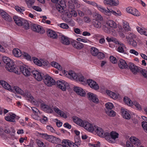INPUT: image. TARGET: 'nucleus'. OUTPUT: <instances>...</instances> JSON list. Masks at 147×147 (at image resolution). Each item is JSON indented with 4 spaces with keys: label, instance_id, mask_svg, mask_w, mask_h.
Listing matches in <instances>:
<instances>
[{
    "label": "nucleus",
    "instance_id": "nucleus-49",
    "mask_svg": "<svg viewBox=\"0 0 147 147\" xmlns=\"http://www.w3.org/2000/svg\"><path fill=\"white\" fill-rule=\"evenodd\" d=\"M106 113L109 116L114 117L115 115V112L111 109L110 110H105Z\"/></svg>",
    "mask_w": 147,
    "mask_h": 147
},
{
    "label": "nucleus",
    "instance_id": "nucleus-38",
    "mask_svg": "<svg viewBox=\"0 0 147 147\" xmlns=\"http://www.w3.org/2000/svg\"><path fill=\"white\" fill-rule=\"evenodd\" d=\"M2 60L3 62L6 64V65H7L9 63H12L13 61L11 60L9 58L5 56L2 57Z\"/></svg>",
    "mask_w": 147,
    "mask_h": 147
},
{
    "label": "nucleus",
    "instance_id": "nucleus-8",
    "mask_svg": "<svg viewBox=\"0 0 147 147\" xmlns=\"http://www.w3.org/2000/svg\"><path fill=\"white\" fill-rule=\"evenodd\" d=\"M20 117L13 113H9L7 116L4 117L5 119L7 121L15 122V119H18Z\"/></svg>",
    "mask_w": 147,
    "mask_h": 147
},
{
    "label": "nucleus",
    "instance_id": "nucleus-52",
    "mask_svg": "<svg viewBox=\"0 0 147 147\" xmlns=\"http://www.w3.org/2000/svg\"><path fill=\"white\" fill-rule=\"evenodd\" d=\"M22 55L24 58L28 60H31V57L27 53L25 52H23L22 53Z\"/></svg>",
    "mask_w": 147,
    "mask_h": 147
},
{
    "label": "nucleus",
    "instance_id": "nucleus-50",
    "mask_svg": "<svg viewBox=\"0 0 147 147\" xmlns=\"http://www.w3.org/2000/svg\"><path fill=\"white\" fill-rule=\"evenodd\" d=\"M107 110H110L113 107V104L110 102H108L105 104Z\"/></svg>",
    "mask_w": 147,
    "mask_h": 147
},
{
    "label": "nucleus",
    "instance_id": "nucleus-32",
    "mask_svg": "<svg viewBox=\"0 0 147 147\" xmlns=\"http://www.w3.org/2000/svg\"><path fill=\"white\" fill-rule=\"evenodd\" d=\"M1 84L5 89H6L9 91L11 90V87L6 82L3 80H1Z\"/></svg>",
    "mask_w": 147,
    "mask_h": 147
},
{
    "label": "nucleus",
    "instance_id": "nucleus-37",
    "mask_svg": "<svg viewBox=\"0 0 147 147\" xmlns=\"http://www.w3.org/2000/svg\"><path fill=\"white\" fill-rule=\"evenodd\" d=\"M15 9L16 11L19 13L21 14H24V12L25 10V8L23 7H21L18 6H15Z\"/></svg>",
    "mask_w": 147,
    "mask_h": 147
},
{
    "label": "nucleus",
    "instance_id": "nucleus-16",
    "mask_svg": "<svg viewBox=\"0 0 147 147\" xmlns=\"http://www.w3.org/2000/svg\"><path fill=\"white\" fill-rule=\"evenodd\" d=\"M128 66L131 71L134 74H136L139 72L141 69L140 67H138L131 63H129Z\"/></svg>",
    "mask_w": 147,
    "mask_h": 147
},
{
    "label": "nucleus",
    "instance_id": "nucleus-24",
    "mask_svg": "<svg viewBox=\"0 0 147 147\" xmlns=\"http://www.w3.org/2000/svg\"><path fill=\"white\" fill-rule=\"evenodd\" d=\"M20 69V71L25 76H28L30 75V71L26 67L21 66Z\"/></svg>",
    "mask_w": 147,
    "mask_h": 147
},
{
    "label": "nucleus",
    "instance_id": "nucleus-56",
    "mask_svg": "<svg viewBox=\"0 0 147 147\" xmlns=\"http://www.w3.org/2000/svg\"><path fill=\"white\" fill-rule=\"evenodd\" d=\"M36 142L39 147H45V146L41 140H37Z\"/></svg>",
    "mask_w": 147,
    "mask_h": 147
},
{
    "label": "nucleus",
    "instance_id": "nucleus-22",
    "mask_svg": "<svg viewBox=\"0 0 147 147\" xmlns=\"http://www.w3.org/2000/svg\"><path fill=\"white\" fill-rule=\"evenodd\" d=\"M122 115L123 118L127 119H130L131 115L129 110L125 109H121Z\"/></svg>",
    "mask_w": 147,
    "mask_h": 147
},
{
    "label": "nucleus",
    "instance_id": "nucleus-13",
    "mask_svg": "<svg viewBox=\"0 0 147 147\" xmlns=\"http://www.w3.org/2000/svg\"><path fill=\"white\" fill-rule=\"evenodd\" d=\"M126 10L128 13H131L135 16H138L140 15V13L137 9L131 7L127 8Z\"/></svg>",
    "mask_w": 147,
    "mask_h": 147
},
{
    "label": "nucleus",
    "instance_id": "nucleus-57",
    "mask_svg": "<svg viewBox=\"0 0 147 147\" xmlns=\"http://www.w3.org/2000/svg\"><path fill=\"white\" fill-rule=\"evenodd\" d=\"M136 28L138 32L142 35L143 34L145 30L138 26L136 27Z\"/></svg>",
    "mask_w": 147,
    "mask_h": 147
},
{
    "label": "nucleus",
    "instance_id": "nucleus-48",
    "mask_svg": "<svg viewBox=\"0 0 147 147\" xmlns=\"http://www.w3.org/2000/svg\"><path fill=\"white\" fill-rule=\"evenodd\" d=\"M22 26L23 28H24L26 30H28L29 28V25L28 22L26 20H24L22 22Z\"/></svg>",
    "mask_w": 147,
    "mask_h": 147
},
{
    "label": "nucleus",
    "instance_id": "nucleus-42",
    "mask_svg": "<svg viewBox=\"0 0 147 147\" xmlns=\"http://www.w3.org/2000/svg\"><path fill=\"white\" fill-rule=\"evenodd\" d=\"M42 59H38L36 57H32V60L34 63L36 65L40 66H42V63H41Z\"/></svg>",
    "mask_w": 147,
    "mask_h": 147
},
{
    "label": "nucleus",
    "instance_id": "nucleus-40",
    "mask_svg": "<svg viewBox=\"0 0 147 147\" xmlns=\"http://www.w3.org/2000/svg\"><path fill=\"white\" fill-rule=\"evenodd\" d=\"M51 65L52 66L56 68L59 70H62V67L58 63L55 62L53 61L51 62Z\"/></svg>",
    "mask_w": 147,
    "mask_h": 147
},
{
    "label": "nucleus",
    "instance_id": "nucleus-64",
    "mask_svg": "<svg viewBox=\"0 0 147 147\" xmlns=\"http://www.w3.org/2000/svg\"><path fill=\"white\" fill-rule=\"evenodd\" d=\"M60 27L62 28L67 29L69 28L68 25L65 23H61L60 24Z\"/></svg>",
    "mask_w": 147,
    "mask_h": 147
},
{
    "label": "nucleus",
    "instance_id": "nucleus-41",
    "mask_svg": "<svg viewBox=\"0 0 147 147\" xmlns=\"http://www.w3.org/2000/svg\"><path fill=\"white\" fill-rule=\"evenodd\" d=\"M28 7L31 8L35 2V0H25Z\"/></svg>",
    "mask_w": 147,
    "mask_h": 147
},
{
    "label": "nucleus",
    "instance_id": "nucleus-27",
    "mask_svg": "<svg viewBox=\"0 0 147 147\" xmlns=\"http://www.w3.org/2000/svg\"><path fill=\"white\" fill-rule=\"evenodd\" d=\"M130 142L132 144H134L137 146H139L140 145V140L134 137H131L129 139Z\"/></svg>",
    "mask_w": 147,
    "mask_h": 147
},
{
    "label": "nucleus",
    "instance_id": "nucleus-46",
    "mask_svg": "<svg viewBox=\"0 0 147 147\" xmlns=\"http://www.w3.org/2000/svg\"><path fill=\"white\" fill-rule=\"evenodd\" d=\"M77 78V79L76 80V81L79 80L83 82V84L84 85H85L86 84V82L87 80L85 79L82 75H78Z\"/></svg>",
    "mask_w": 147,
    "mask_h": 147
},
{
    "label": "nucleus",
    "instance_id": "nucleus-30",
    "mask_svg": "<svg viewBox=\"0 0 147 147\" xmlns=\"http://www.w3.org/2000/svg\"><path fill=\"white\" fill-rule=\"evenodd\" d=\"M144 121L142 122V126L144 131L147 133V118L145 116L142 117Z\"/></svg>",
    "mask_w": 147,
    "mask_h": 147
},
{
    "label": "nucleus",
    "instance_id": "nucleus-21",
    "mask_svg": "<svg viewBox=\"0 0 147 147\" xmlns=\"http://www.w3.org/2000/svg\"><path fill=\"white\" fill-rule=\"evenodd\" d=\"M58 37L61 40V42L66 45L69 44L70 41L69 38L64 36L60 35Z\"/></svg>",
    "mask_w": 147,
    "mask_h": 147
},
{
    "label": "nucleus",
    "instance_id": "nucleus-23",
    "mask_svg": "<svg viewBox=\"0 0 147 147\" xmlns=\"http://www.w3.org/2000/svg\"><path fill=\"white\" fill-rule=\"evenodd\" d=\"M1 16L6 21L10 22L12 20L11 16L3 10L1 9Z\"/></svg>",
    "mask_w": 147,
    "mask_h": 147
},
{
    "label": "nucleus",
    "instance_id": "nucleus-26",
    "mask_svg": "<svg viewBox=\"0 0 147 147\" xmlns=\"http://www.w3.org/2000/svg\"><path fill=\"white\" fill-rule=\"evenodd\" d=\"M47 34L48 36L53 39H56L58 37V35L55 32L50 29L47 30Z\"/></svg>",
    "mask_w": 147,
    "mask_h": 147
},
{
    "label": "nucleus",
    "instance_id": "nucleus-58",
    "mask_svg": "<svg viewBox=\"0 0 147 147\" xmlns=\"http://www.w3.org/2000/svg\"><path fill=\"white\" fill-rule=\"evenodd\" d=\"M47 120V118L45 116H43L42 117H41L40 120L41 122L43 123H45Z\"/></svg>",
    "mask_w": 147,
    "mask_h": 147
},
{
    "label": "nucleus",
    "instance_id": "nucleus-6",
    "mask_svg": "<svg viewBox=\"0 0 147 147\" xmlns=\"http://www.w3.org/2000/svg\"><path fill=\"white\" fill-rule=\"evenodd\" d=\"M107 133L108 135L107 134L105 137L106 140L109 142L114 143L116 139L119 137V134L115 131H112L110 133L108 132Z\"/></svg>",
    "mask_w": 147,
    "mask_h": 147
},
{
    "label": "nucleus",
    "instance_id": "nucleus-51",
    "mask_svg": "<svg viewBox=\"0 0 147 147\" xmlns=\"http://www.w3.org/2000/svg\"><path fill=\"white\" fill-rule=\"evenodd\" d=\"M42 137L43 139L49 141L51 135H48L46 134H41Z\"/></svg>",
    "mask_w": 147,
    "mask_h": 147
},
{
    "label": "nucleus",
    "instance_id": "nucleus-44",
    "mask_svg": "<svg viewBox=\"0 0 147 147\" xmlns=\"http://www.w3.org/2000/svg\"><path fill=\"white\" fill-rule=\"evenodd\" d=\"M70 40V42L69 44L71 45L72 46H82V45L81 43L76 40Z\"/></svg>",
    "mask_w": 147,
    "mask_h": 147
},
{
    "label": "nucleus",
    "instance_id": "nucleus-10",
    "mask_svg": "<svg viewBox=\"0 0 147 147\" xmlns=\"http://www.w3.org/2000/svg\"><path fill=\"white\" fill-rule=\"evenodd\" d=\"M44 81L45 84L48 86H51L55 84V80L48 75L45 76Z\"/></svg>",
    "mask_w": 147,
    "mask_h": 147
},
{
    "label": "nucleus",
    "instance_id": "nucleus-15",
    "mask_svg": "<svg viewBox=\"0 0 147 147\" xmlns=\"http://www.w3.org/2000/svg\"><path fill=\"white\" fill-rule=\"evenodd\" d=\"M86 84L88 85L92 88L95 90H98L99 87L97 83L94 81L90 79H88L86 80Z\"/></svg>",
    "mask_w": 147,
    "mask_h": 147
},
{
    "label": "nucleus",
    "instance_id": "nucleus-7",
    "mask_svg": "<svg viewBox=\"0 0 147 147\" xmlns=\"http://www.w3.org/2000/svg\"><path fill=\"white\" fill-rule=\"evenodd\" d=\"M123 100L124 102L127 105L130 106H132L134 105L137 110H141L142 108L140 105L136 101H134L133 102L129 98L127 97H124Z\"/></svg>",
    "mask_w": 147,
    "mask_h": 147
},
{
    "label": "nucleus",
    "instance_id": "nucleus-43",
    "mask_svg": "<svg viewBox=\"0 0 147 147\" xmlns=\"http://www.w3.org/2000/svg\"><path fill=\"white\" fill-rule=\"evenodd\" d=\"M107 25L111 27L115 28L117 27V25L112 20H109L107 22Z\"/></svg>",
    "mask_w": 147,
    "mask_h": 147
},
{
    "label": "nucleus",
    "instance_id": "nucleus-20",
    "mask_svg": "<svg viewBox=\"0 0 147 147\" xmlns=\"http://www.w3.org/2000/svg\"><path fill=\"white\" fill-rule=\"evenodd\" d=\"M104 3L105 5H109L111 6H117L119 4L118 0H104Z\"/></svg>",
    "mask_w": 147,
    "mask_h": 147
},
{
    "label": "nucleus",
    "instance_id": "nucleus-25",
    "mask_svg": "<svg viewBox=\"0 0 147 147\" xmlns=\"http://www.w3.org/2000/svg\"><path fill=\"white\" fill-rule=\"evenodd\" d=\"M106 39L109 42H112L115 43L116 45H119L120 46H124V45L123 44L118 41V40L115 38H110L107 37L106 38Z\"/></svg>",
    "mask_w": 147,
    "mask_h": 147
},
{
    "label": "nucleus",
    "instance_id": "nucleus-19",
    "mask_svg": "<svg viewBox=\"0 0 147 147\" xmlns=\"http://www.w3.org/2000/svg\"><path fill=\"white\" fill-rule=\"evenodd\" d=\"M33 76L38 81H40L42 79V76L41 72L36 70H33L32 71Z\"/></svg>",
    "mask_w": 147,
    "mask_h": 147
},
{
    "label": "nucleus",
    "instance_id": "nucleus-62",
    "mask_svg": "<svg viewBox=\"0 0 147 147\" xmlns=\"http://www.w3.org/2000/svg\"><path fill=\"white\" fill-rule=\"evenodd\" d=\"M117 50L119 52L121 53H125V49L123 47H118Z\"/></svg>",
    "mask_w": 147,
    "mask_h": 147
},
{
    "label": "nucleus",
    "instance_id": "nucleus-60",
    "mask_svg": "<svg viewBox=\"0 0 147 147\" xmlns=\"http://www.w3.org/2000/svg\"><path fill=\"white\" fill-rule=\"evenodd\" d=\"M109 59L110 61L113 63H116L117 62V61L116 58L113 56H111Z\"/></svg>",
    "mask_w": 147,
    "mask_h": 147
},
{
    "label": "nucleus",
    "instance_id": "nucleus-4",
    "mask_svg": "<svg viewBox=\"0 0 147 147\" xmlns=\"http://www.w3.org/2000/svg\"><path fill=\"white\" fill-rule=\"evenodd\" d=\"M98 8L99 10L101 12L109 16H111L112 13L116 16L121 15L120 13H116L115 11L113 10L112 9L109 8L108 7H107L108 10H106L105 8L103 7L101 5L98 6Z\"/></svg>",
    "mask_w": 147,
    "mask_h": 147
},
{
    "label": "nucleus",
    "instance_id": "nucleus-1",
    "mask_svg": "<svg viewBox=\"0 0 147 147\" xmlns=\"http://www.w3.org/2000/svg\"><path fill=\"white\" fill-rule=\"evenodd\" d=\"M72 119L74 122L78 125L83 127L90 132H93L94 131L97 135L101 137L105 138L106 135H108L107 132H105L100 127L94 125L86 121L83 120L76 116L73 117Z\"/></svg>",
    "mask_w": 147,
    "mask_h": 147
},
{
    "label": "nucleus",
    "instance_id": "nucleus-11",
    "mask_svg": "<svg viewBox=\"0 0 147 147\" xmlns=\"http://www.w3.org/2000/svg\"><path fill=\"white\" fill-rule=\"evenodd\" d=\"M57 84L58 88L63 91H65L67 87L69 86L68 83L62 80L57 81Z\"/></svg>",
    "mask_w": 147,
    "mask_h": 147
},
{
    "label": "nucleus",
    "instance_id": "nucleus-31",
    "mask_svg": "<svg viewBox=\"0 0 147 147\" xmlns=\"http://www.w3.org/2000/svg\"><path fill=\"white\" fill-rule=\"evenodd\" d=\"M78 75L73 71H69L68 78L71 79H74L76 80L78 77Z\"/></svg>",
    "mask_w": 147,
    "mask_h": 147
},
{
    "label": "nucleus",
    "instance_id": "nucleus-3",
    "mask_svg": "<svg viewBox=\"0 0 147 147\" xmlns=\"http://www.w3.org/2000/svg\"><path fill=\"white\" fill-rule=\"evenodd\" d=\"M40 105L42 110L46 113H52L53 112L54 107L53 105H49L43 103V101L41 100H38V104Z\"/></svg>",
    "mask_w": 147,
    "mask_h": 147
},
{
    "label": "nucleus",
    "instance_id": "nucleus-14",
    "mask_svg": "<svg viewBox=\"0 0 147 147\" xmlns=\"http://www.w3.org/2000/svg\"><path fill=\"white\" fill-rule=\"evenodd\" d=\"M57 6V10L60 13L63 12L64 10V8L66 7L65 3L64 0H59Z\"/></svg>",
    "mask_w": 147,
    "mask_h": 147
},
{
    "label": "nucleus",
    "instance_id": "nucleus-61",
    "mask_svg": "<svg viewBox=\"0 0 147 147\" xmlns=\"http://www.w3.org/2000/svg\"><path fill=\"white\" fill-rule=\"evenodd\" d=\"M41 63L42 64V66L43 65L44 66H46L48 65L49 64V62L47 61L44 60H41Z\"/></svg>",
    "mask_w": 147,
    "mask_h": 147
},
{
    "label": "nucleus",
    "instance_id": "nucleus-34",
    "mask_svg": "<svg viewBox=\"0 0 147 147\" xmlns=\"http://www.w3.org/2000/svg\"><path fill=\"white\" fill-rule=\"evenodd\" d=\"M92 24L93 26L96 28H99L101 26L100 22L99 20L94 19L92 21Z\"/></svg>",
    "mask_w": 147,
    "mask_h": 147
},
{
    "label": "nucleus",
    "instance_id": "nucleus-9",
    "mask_svg": "<svg viewBox=\"0 0 147 147\" xmlns=\"http://www.w3.org/2000/svg\"><path fill=\"white\" fill-rule=\"evenodd\" d=\"M5 68L9 72H14L16 74H20L19 71L17 70L16 68L14 63L13 61L12 63H9L8 65H6Z\"/></svg>",
    "mask_w": 147,
    "mask_h": 147
},
{
    "label": "nucleus",
    "instance_id": "nucleus-17",
    "mask_svg": "<svg viewBox=\"0 0 147 147\" xmlns=\"http://www.w3.org/2000/svg\"><path fill=\"white\" fill-rule=\"evenodd\" d=\"M87 96L89 99L90 101L96 103H99V100L96 95L91 92H89L87 93Z\"/></svg>",
    "mask_w": 147,
    "mask_h": 147
},
{
    "label": "nucleus",
    "instance_id": "nucleus-45",
    "mask_svg": "<svg viewBox=\"0 0 147 147\" xmlns=\"http://www.w3.org/2000/svg\"><path fill=\"white\" fill-rule=\"evenodd\" d=\"M122 22L124 28L126 30H130V28L128 23L127 21L124 20H123Z\"/></svg>",
    "mask_w": 147,
    "mask_h": 147
},
{
    "label": "nucleus",
    "instance_id": "nucleus-59",
    "mask_svg": "<svg viewBox=\"0 0 147 147\" xmlns=\"http://www.w3.org/2000/svg\"><path fill=\"white\" fill-rule=\"evenodd\" d=\"M47 130L51 132L52 133H55V130L53 129V128L50 125H48L47 126Z\"/></svg>",
    "mask_w": 147,
    "mask_h": 147
},
{
    "label": "nucleus",
    "instance_id": "nucleus-12",
    "mask_svg": "<svg viewBox=\"0 0 147 147\" xmlns=\"http://www.w3.org/2000/svg\"><path fill=\"white\" fill-rule=\"evenodd\" d=\"M31 28L34 31L40 34H43L45 32V31L43 28L41 26L36 24H32Z\"/></svg>",
    "mask_w": 147,
    "mask_h": 147
},
{
    "label": "nucleus",
    "instance_id": "nucleus-63",
    "mask_svg": "<svg viewBox=\"0 0 147 147\" xmlns=\"http://www.w3.org/2000/svg\"><path fill=\"white\" fill-rule=\"evenodd\" d=\"M53 110L55 111V112L58 114V115L61 112V110H60L56 106H55L54 107Z\"/></svg>",
    "mask_w": 147,
    "mask_h": 147
},
{
    "label": "nucleus",
    "instance_id": "nucleus-28",
    "mask_svg": "<svg viewBox=\"0 0 147 147\" xmlns=\"http://www.w3.org/2000/svg\"><path fill=\"white\" fill-rule=\"evenodd\" d=\"M118 65L119 67L121 69H125L127 68L128 66L125 61L122 59L119 60Z\"/></svg>",
    "mask_w": 147,
    "mask_h": 147
},
{
    "label": "nucleus",
    "instance_id": "nucleus-55",
    "mask_svg": "<svg viewBox=\"0 0 147 147\" xmlns=\"http://www.w3.org/2000/svg\"><path fill=\"white\" fill-rule=\"evenodd\" d=\"M98 58L100 59H103L105 57V55L104 53L101 52H98L96 55Z\"/></svg>",
    "mask_w": 147,
    "mask_h": 147
},
{
    "label": "nucleus",
    "instance_id": "nucleus-18",
    "mask_svg": "<svg viewBox=\"0 0 147 147\" xmlns=\"http://www.w3.org/2000/svg\"><path fill=\"white\" fill-rule=\"evenodd\" d=\"M74 91L78 94L81 96L84 97L86 95L85 91L81 88L77 86L74 87Z\"/></svg>",
    "mask_w": 147,
    "mask_h": 147
},
{
    "label": "nucleus",
    "instance_id": "nucleus-36",
    "mask_svg": "<svg viewBox=\"0 0 147 147\" xmlns=\"http://www.w3.org/2000/svg\"><path fill=\"white\" fill-rule=\"evenodd\" d=\"M71 142L69 140H63L62 142L63 147H71Z\"/></svg>",
    "mask_w": 147,
    "mask_h": 147
},
{
    "label": "nucleus",
    "instance_id": "nucleus-33",
    "mask_svg": "<svg viewBox=\"0 0 147 147\" xmlns=\"http://www.w3.org/2000/svg\"><path fill=\"white\" fill-rule=\"evenodd\" d=\"M12 52L14 55L16 57H20L22 55L21 51L18 49H14Z\"/></svg>",
    "mask_w": 147,
    "mask_h": 147
},
{
    "label": "nucleus",
    "instance_id": "nucleus-29",
    "mask_svg": "<svg viewBox=\"0 0 147 147\" xmlns=\"http://www.w3.org/2000/svg\"><path fill=\"white\" fill-rule=\"evenodd\" d=\"M13 18L15 23L17 25L19 26H22V23H23L22 22L24 20L17 16H14Z\"/></svg>",
    "mask_w": 147,
    "mask_h": 147
},
{
    "label": "nucleus",
    "instance_id": "nucleus-2",
    "mask_svg": "<svg viewBox=\"0 0 147 147\" xmlns=\"http://www.w3.org/2000/svg\"><path fill=\"white\" fill-rule=\"evenodd\" d=\"M10 91L15 93L16 92L20 94L27 100L30 101L34 103H36V100H35L34 97L31 95L30 92L27 90H25L24 91L22 90L18 87L14 86L11 87V90Z\"/></svg>",
    "mask_w": 147,
    "mask_h": 147
},
{
    "label": "nucleus",
    "instance_id": "nucleus-54",
    "mask_svg": "<svg viewBox=\"0 0 147 147\" xmlns=\"http://www.w3.org/2000/svg\"><path fill=\"white\" fill-rule=\"evenodd\" d=\"M59 115L64 118H66L67 117V113H64L61 110V112Z\"/></svg>",
    "mask_w": 147,
    "mask_h": 147
},
{
    "label": "nucleus",
    "instance_id": "nucleus-35",
    "mask_svg": "<svg viewBox=\"0 0 147 147\" xmlns=\"http://www.w3.org/2000/svg\"><path fill=\"white\" fill-rule=\"evenodd\" d=\"M106 93L108 95L114 99H116L117 98V95L116 93L109 90H106Z\"/></svg>",
    "mask_w": 147,
    "mask_h": 147
},
{
    "label": "nucleus",
    "instance_id": "nucleus-5",
    "mask_svg": "<svg viewBox=\"0 0 147 147\" xmlns=\"http://www.w3.org/2000/svg\"><path fill=\"white\" fill-rule=\"evenodd\" d=\"M136 36L133 32H128L126 34V37L127 39V43L132 46H136L137 44L136 42L134 40L136 38Z\"/></svg>",
    "mask_w": 147,
    "mask_h": 147
},
{
    "label": "nucleus",
    "instance_id": "nucleus-39",
    "mask_svg": "<svg viewBox=\"0 0 147 147\" xmlns=\"http://www.w3.org/2000/svg\"><path fill=\"white\" fill-rule=\"evenodd\" d=\"M90 52L92 55L94 56H96L99 52L98 49L94 47H92L90 49Z\"/></svg>",
    "mask_w": 147,
    "mask_h": 147
},
{
    "label": "nucleus",
    "instance_id": "nucleus-47",
    "mask_svg": "<svg viewBox=\"0 0 147 147\" xmlns=\"http://www.w3.org/2000/svg\"><path fill=\"white\" fill-rule=\"evenodd\" d=\"M59 140V139L51 135L49 142L57 144Z\"/></svg>",
    "mask_w": 147,
    "mask_h": 147
},
{
    "label": "nucleus",
    "instance_id": "nucleus-53",
    "mask_svg": "<svg viewBox=\"0 0 147 147\" xmlns=\"http://www.w3.org/2000/svg\"><path fill=\"white\" fill-rule=\"evenodd\" d=\"M141 69L142 70H141L140 69V70L141 73L143 76L147 78V71L145 69Z\"/></svg>",
    "mask_w": 147,
    "mask_h": 147
}]
</instances>
